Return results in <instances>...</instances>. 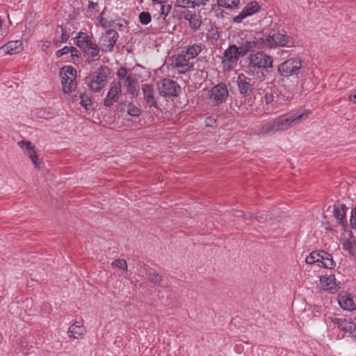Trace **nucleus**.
Returning <instances> with one entry per match:
<instances>
[{
    "mask_svg": "<svg viewBox=\"0 0 356 356\" xmlns=\"http://www.w3.org/2000/svg\"><path fill=\"white\" fill-rule=\"evenodd\" d=\"M97 7H98V3H94L92 1H90L89 2V6H88V10L91 11V12H92V11L97 12Z\"/></svg>",
    "mask_w": 356,
    "mask_h": 356,
    "instance_id": "47",
    "label": "nucleus"
},
{
    "mask_svg": "<svg viewBox=\"0 0 356 356\" xmlns=\"http://www.w3.org/2000/svg\"><path fill=\"white\" fill-rule=\"evenodd\" d=\"M346 207L344 204H339L334 206V216L338 222L342 225H346Z\"/></svg>",
    "mask_w": 356,
    "mask_h": 356,
    "instance_id": "22",
    "label": "nucleus"
},
{
    "mask_svg": "<svg viewBox=\"0 0 356 356\" xmlns=\"http://www.w3.org/2000/svg\"><path fill=\"white\" fill-rule=\"evenodd\" d=\"M75 44L83 51L87 56L86 61L91 63L99 54V47L93 42L91 38L85 32H79L74 38Z\"/></svg>",
    "mask_w": 356,
    "mask_h": 356,
    "instance_id": "3",
    "label": "nucleus"
},
{
    "mask_svg": "<svg viewBox=\"0 0 356 356\" xmlns=\"http://www.w3.org/2000/svg\"><path fill=\"white\" fill-rule=\"evenodd\" d=\"M176 4L177 6L183 7V8H192V1L191 0H177Z\"/></svg>",
    "mask_w": 356,
    "mask_h": 356,
    "instance_id": "39",
    "label": "nucleus"
},
{
    "mask_svg": "<svg viewBox=\"0 0 356 356\" xmlns=\"http://www.w3.org/2000/svg\"><path fill=\"white\" fill-rule=\"evenodd\" d=\"M152 1L156 2L159 4L165 3L167 0H152Z\"/></svg>",
    "mask_w": 356,
    "mask_h": 356,
    "instance_id": "52",
    "label": "nucleus"
},
{
    "mask_svg": "<svg viewBox=\"0 0 356 356\" xmlns=\"http://www.w3.org/2000/svg\"><path fill=\"white\" fill-rule=\"evenodd\" d=\"M184 18H185V19H186L189 22L190 15L189 14L186 15Z\"/></svg>",
    "mask_w": 356,
    "mask_h": 356,
    "instance_id": "55",
    "label": "nucleus"
},
{
    "mask_svg": "<svg viewBox=\"0 0 356 356\" xmlns=\"http://www.w3.org/2000/svg\"><path fill=\"white\" fill-rule=\"evenodd\" d=\"M205 125L207 127H213L216 123V119L213 117H208L205 119Z\"/></svg>",
    "mask_w": 356,
    "mask_h": 356,
    "instance_id": "45",
    "label": "nucleus"
},
{
    "mask_svg": "<svg viewBox=\"0 0 356 356\" xmlns=\"http://www.w3.org/2000/svg\"><path fill=\"white\" fill-rule=\"evenodd\" d=\"M267 214L265 211L258 213L255 215L254 218L259 222H264L267 219Z\"/></svg>",
    "mask_w": 356,
    "mask_h": 356,
    "instance_id": "43",
    "label": "nucleus"
},
{
    "mask_svg": "<svg viewBox=\"0 0 356 356\" xmlns=\"http://www.w3.org/2000/svg\"><path fill=\"white\" fill-rule=\"evenodd\" d=\"M71 48H72V51H70V53H71L72 56L80 58V56H81L80 51L76 48H75L74 47H71Z\"/></svg>",
    "mask_w": 356,
    "mask_h": 356,
    "instance_id": "48",
    "label": "nucleus"
},
{
    "mask_svg": "<svg viewBox=\"0 0 356 356\" xmlns=\"http://www.w3.org/2000/svg\"><path fill=\"white\" fill-rule=\"evenodd\" d=\"M236 82L241 95L244 97H248L252 94L254 81L252 79L243 74H240L237 78Z\"/></svg>",
    "mask_w": 356,
    "mask_h": 356,
    "instance_id": "12",
    "label": "nucleus"
},
{
    "mask_svg": "<svg viewBox=\"0 0 356 356\" xmlns=\"http://www.w3.org/2000/svg\"><path fill=\"white\" fill-rule=\"evenodd\" d=\"M2 23H3V22H2L1 19L0 18V28L1 27Z\"/></svg>",
    "mask_w": 356,
    "mask_h": 356,
    "instance_id": "56",
    "label": "nucleus"
},
{
    "mask_svg": "<svg viewBox=\"0 0 356 356\" xmlns=\"http://www.w3.org/2000/svg\"><path fill=\"white\" fill-rule=\"evenodd\" d=\"M101 23L102 24V26L106 28H111L114 27L115 21L111 19V20H107L105 18H101L100 19Z\"/></svg>",
    "mask_w": 356,
    "mask_h": 356,
    "instance_id": "41",
    "label": "nucleus"
},
{
    "mask_svg": "<svg viewBox=\"0 0 356 356\" xmlns=\"http://www.w3.org/2000/svg\"><path fill=\"white\" fill-rule=\"evenodd\" d=\"M80 104L86 110H89L92 104V101L88 96L83 95L81 96Z\"/></svg>",
    "mask_w": 356,
    "mask_h": 356,
    "instance_id": "37",
    "label": "nucleus"
},
{
    "mask_svg": "<svg viewBox=\"0 0 356 356\" xmlns=\"http://www.w3.org/2000/svg\"><path fill=\"white\" fill-rule=\"evenodd\" d=\"M127 115L129 117H138L139 116V115L137 113L133 114L131 112L127 113Z\"/></svg>",
    "mask_w": 356,
    "mask_h": 356,
    "instance_id": "54",
    "label": "nucleus"
},
{
    "mask_svg": "<svg viewBox=\"0 0 356 356\" xmlns=\"http://www.w3.org/2000/svg\"><path fill=\"white\" fill-rule=\"evenodd\" d=\"M261 7L258 3L255 1L249 3L238 15L233 18V22L241 23L242 21L248 16H251L253 14L257 13L260 10Z\"/></svg>",
    "mask_w": 356,
    "mask_h": 356,
    "instance_id": "15",
    "label": "nucleus"
},
{
    "mask_svg": "<svg viewBox=\"0 0 356 356\" xmlns=\"http://www.w3.org/2000/svg\"><path fill=\"white\" fill-rule=\"evenodd\" d=\"M119 37L118 33L114 29H110L101 37L102 51H112Z\"/></svg>",
    "mask_w": 356,
    "mask_h": 356,
    "instance_id": "11",
    "label": "nucleus"
},
{
    "mask_svg": "<svg viewBox=\"0 0 356 356\" xmlns=\"http://www.w3.org/2000/svg\"><path fill=\"white\" fill-rule=\"evenodd\" d=\"M188 56L185 53H182L181 54H178L175 57V65H179L185 63H190L188 60L190 59H187Z\"/></svg>",
    "mask_w": 356,
    "mask_h": 356,
    "instance_id": "35",
    "label": "nucleus"
},
{
    "mask_svg": "<svg viewBox=\"0 0 356 356\" xmlns=\"http://www.w3.org/2000/svg\"><path fill=\"white\" fill-rule=\"evenodd\" d=\"M69 38V35L66 33L65 29L62 28V34H61V42H65Z\"/></svg>",
    "mask_w": 356,
    "mask_h": 356,
    "instance_id": "49",
    "label": "nucleus"
},
{
    "mask_svg": "<svg viewBox=\"0 0 356 356\" xmlns=\"http://www.w3.org/2000/svg\"><path fill=\"white\" fill-rule=\"evenodd\" d=\"M160 6V13L159 16L156 19L159 20L161 17H163V19H165L166 16L169 14L172 9V6L170 4H159Z\"/></svg>",
    "mask_w": 356,
    "mask_h": 356,
    "instance_id": "31",
    "label": "nucleus"
},
{
    "mask_svg": "<svg viewBox=\"0 0 356 356\" xmlns=\"http://www.w3.org/2000/svg\"><path fill=\"white\" fill-rule=\"evenodd\" d=\"M88 115V118L92 114V121L95 124H99L103 126L106 125V124L109 123L111 120L108 119H106V115H103V120H101V116L104 114V113H86Z\"/></svg>",
    "mask_w": 356,
    "mask_h": 356,
    "instance_id": "25",
    "label": "nucleus"
},
{
    "mask_svg": "<svg viewBox=\"0 0 356 356\" xmlns=\"http://www.w3.org/2000/svg\"><path fill=\"white\" fill-rule=\"evenodd\" d=\"M273 58L263 51L251 54L249 56L248 67L250 70H263L272 67Z\"/></svg>",
    "mask_w": 356,
    "mask_h": 356,
    "instance_id": "6",
    "label": "nucleus"
},
{
    "mask_svg": "<svg viewBox=\"0 0 356 356\" xmlns=\"http://www.w3.org/2000/svg\"><path fill=\"white\" fill-rule=\"evenodd\" d=\"M320 265L325 268L332 269L336 266V262L332 254L321 250Z\"/></svg>",
    "mask_w": 356,
    "mask_h": 356,
    "instance_id": "20",
    "label": "nucleus"
},
{
    "mask_svg": "<svg viewBox=\"0 0 356 356\" xmlns=\"http://www.w3.org/2000/svg\"><path fill=\"white\" fill-rule=\"evenodd\" d=\"M193 63H185L175 66L179 73H186L189 72L193 68Z\"/></svg>",
    "mask_w": 356,
    "mask_h": 356,
    "instance_id": "38",
    "label": "nucleus"
},
{
    "mask_svg": "<svg viewBox=\"0 0 356 356\" xmlns=\"http://www.w3.org/2000/svg\"><path fill=\"white\" fill-rule=\"evenodd\" d=\"M120 111H124V108H121Z\"/></svg>",
    "mask_w": 356,
    "mask_h": 356,
    "instance_id": "57",
    "label": "nucleus"
},
{
    "mask_svg": "<svg viewBox=\"0 0 356 356\" xmlns=\"http://www.w3.org/2000/svg\"><path fill=\"white\" fill-rule=\"evenodd\" d=\"M320 288L330 293H334L339 289V283L336 282L334 275H325L320 277Z\"/></svg>",
    "mask_w": 356,
    "mask_h": 356,
    "instance_id": "14",
    "label": "nucleus"
},
{
    "mask_svg": "<svg viewBox=\"0 0 356 356\" xmlns=\"http://www.w3.org/2000/svg\"><path fill=\"white\" fill-rule=\"evenodd\" d=\"M147 280L153 286L159 285L163 281V277L160 274L154 270H152L148 273Z\"/></svg>",
    "mask_w": 356,
    "mask_h": 356,
    "instance_id": "28",
    "label": "nucleus"
},
{
    "mask_svg": "<svg viewBox=\"0 0 356 356\" xmlns=\"http://www.w3.org/2000/svg\"><path fill=\"white\" fill-rule=\"evenodd\" d=\"M17 145L22 149H26V154L30 158L36 168H40V163L38 161V156L35 154L33 147L30 141L21 140Z\"/></svg>",
    "mask_w": 356,
    "mask_h": 356,
    "instance_id": "16",
    "label": "nucleus"
},
{
    "mask_svg": "<svg viewBox=\"0 0 356 356\" xmlns=\"http://www.w3.org/2000/svg\"><path fill=\"white\" fill-rule=\"evenodd\" d=\"M302 61L299 58H289L277 67L279 74L286 78H298L300 73Z\"/></svg>",
    "mask_w": 356,
    "mask_h": 356,
    "instance_id": "5",
    "label": "nucleus"
},
{
    "mask_svg": "<svg viewBox=\"0 0 356 356\" xmlns=\"http://www.w3.org/2000/svg\"><path fill=\"white\" fill-rule=\"evenodd\" d=\"M350 223L352 228H356V207L353 208L351 211Z\"/></svg>",
    "mask_w": 356,
    "mask_h": 356,
    "instance_id": "42",
    "label": "nucleus"
},
{
    "mask_svg": "<svg viewBox=\"0 0 356 356\" xmlns=\"http://www.w3.org/2000/svg\"><path fill=\"white\" fill-rule=\"evenodd\" d=\"M158 90L161 95L165 97H176L181 91V87L175 81L163 79L158 83Z\"/></svg>",
    "mask_w": 356,
    "mask_h": 356,
    "instance_id": "8",
    "label": "nucleus"
},
{
    "mask_svg": "<svg viewBox=\"0 0 356 356\" xmlns=\"http://www.w3.org/2000/svg\"><path fill=\"white\" fill-rule=\"evenodd\" d=\"M321 251H313L305 259V262L308 264H317L320 265Z\"/></svg>",
    "mask_w": 356,
    "mask_h": 356,
    "instance_id": "29",
    "label": "nucleus"
},
{
    "mask_svg": "<svg viewBox=\"0 0 356 356\" xmlns=\"http://www.w3.org/2000/svg\"><path fill=\"white\" fill-rule=\"evenodd\" d=\"M139 22L143 25H147L151 22L152 15L147 11H143L138 15Z\"/></svg>",
    "mask_w": 356,
    "mask_h": 356,
    "instance_id": "32",
    "label": "nucleus"
},
{
    "mask_svg": "<svg viewBox=\"0 0 356 356\" xmlns=\"http://www.w3.org/2000/svg\"><path fill=\"white\" fill-rule=\"evenodd\" d=\"M338 325L341 329L356 336V325L354 323L344 318L339 319Z\"/></svg>",
    "mask_w": 356,
    "mask_h": 356,
    "instance_id": "24",
    "label": "nucleus"
},
{
    "mask_svg": "<svg viewBox=\"0 0 356 356\" xmlns=\"http://www.w3.org/2000/svg\"><path fill=\"white\" fill-rule=\"evenodd\" d=\"M60 76L64 92H71L76 86V70L72 66H64L60 69Z\"/></svg>",
    "mask_w": 356,
    "mask_h": 356,
    "instance_id": "7",
    "label": "nucleus"
},
{
    "mask_svg": "<svg viewBox=\"0 0 356 356\" xmlns=\"http://www.w3.org/2000/svg\"><path fill=\"white\" fill-rule=\"evenodd\" d=\"M112 266L124 271L127 270V264L124 259H116L112 262Z\"/></svg>",
    "mask_w": 356,
    "mask_h": 356,
    "instance_id": "36",
    "label": "nucleus"
},
{
    "mask_svg": "<svg viewBox=\"0 0 356 356\" xmlns=\"http://www.w3.org/2000/svg\"><path fill=\"white\" fill-rule=\"evenodd\" d=\"M307 118V113H285L279 118L270 121L259 128L257 134L261 136H270L277 131H284L300 123Z\"/></svg>",
    "mask_w": 356,
    "mask_h": 356,
    "instance_id": "1",
    "label": "nucleus"
},
{
    "mask_svg": "<svg viewBox=\"0 0 356 356\" xmlns=\"http://www.w3.org/2000/svg\"><path fill=\"white\" fill-rule=\"evenodd\" d=\"M229 95V91L227 85L220 82L212 88L211 90V99L215 105H219L225 102Z\"/></svg>",
    "mask_w": 356,
    "mask_h": 356,
    "instance_id": "9",
    "label": "nucleus"
},
{
    "mask_svg": "<svg viewBox=\"0 0 356 356\" xmlns=\"http://www.w3.org/2000/svg\"><path fill=\"white\" fill-rule=\"evenodd\" d=\"M144 97L150 106H154L156 102L154 97V89L151 85L144 84L142 87Z\"/></svg>",
    "mask_w": 356,
    "mask_h": 356,
    "instance_id": "23",
    "label": "nucleus"
},
{
    "mask_svg": "<svg viewBox=\"0 0 356 356\" xmlns=\"http://www.w3.org/2000/svg\"><path fill=\"white\" fill-rule=\"evenodd\" d=\"M111 74V69L101 65L97 70L89 74L84 79V84L93 92L101 91L108 83V77Z\"/></svg>",
    "mask_w": 356,
    "mask_h": 356,
    "instance_id": "2",
    "label": "nucleus"
},
{
    "mask_svg": "<svg viewBox=\"0 0 356 356\" xmlns=\"http://www.w3.org/2000/svg\"><path fill=\"white\" fill-rule=\"evenodd\" d=\"M219 38L218 29L215 25H211L207 33V38L212 40H217Z\"/></svg>",
    "mask_w": 356,
    "mask_h": 356,
    "instance_id": "34",
    "label": "nucleus"
},
{
    "mask_svg": "<svg viewBox=\"0 0 356 356\" xmlns=\"http://www.w3.org/2000/svg\"><path fill=\"white\" fill-rule=\"evenodd\" d=\"M127 112H129V111H134V106H133L131 104H129L128 105V108H127Z\"/></svg>",
    "mask_w": 356,
    "mask_h": 356,
    "instance_id": "53",
    "label": "nucleus"
},
{
    "mask_svg": "<svg viewBox=\"0 0 356 356\" xmlns=\"http://www.w3.org/2000/svg\"><path fill=\"white\" fill-rule=\"evenodd\" d=\"M124 24H127V22L125 20H122V22H115L114 27L118 28L119 30H121L123 27H124Z\"/></svg>",
    "mask_w": 356,
    "mask_h": 356,
    "instance_id": "50",
    "label": "nucleus"
},
{
    "mask_svg": "<svg viewBox=\"0 0 356 356\" xmlns=\"http://www.w3.org/2000/svg\"><path fill=\"white\" fill-rule=\"evenodd\" d=\"M68 332L70 337L79 339L86 334V330L82 324H77L76 322L70 326Z\"/></svg>",
    "mask_w": 356,
    "mask_h": 356,
    "instance_id": "21",
    "label": "nucleus"
},
{
    "mask_svg": "<svg viewBox=\"0 0 356 356\" xmlns=\"http://www.w3.org/2000/svg\"><path fill=\"white\" fill-rule=\"evenodd\" d=\"M339 304L341 307L346 310H353L355 307V305L351 298L342 296L339 300Z\"/></svg>",
    "mask_w": 356,
    "mask_h": 356,
    "instance_id": "26",
    "label": "nucleus"
},
{
    "mask_svg": "<svg viewBox=\"0 0 356 356\" xmlns=\"http://www.w3.org/2000/svg\"><path fill=\"white\" fill-rule=\"evenodd\" d=\"M256 45L257 43L254 41H242L241 44L237 46L241 58L245 56L250 51H254L256 48Z\"/></svg>",
    "mask_w": 356,
    "mask_h": 356,
    "instance_id": "19",
    "label": "nucleus"
},
{
    "mask_svg": "<svg viewBox=\"0 0 356 356\" xmlns=\"http://www.w3.org/2000/svg\"><path fill=\"white\" fill-rule=\"evenodd\" d=\"M70 51H72L71 47L65 46L61 49L58 50L56 53V55L58 58H60L63 55L69 54Z\"/></svg>",
    "mask_w": 356,
    "mask_h": 356,
    "instance_id": "40",
    "label": "nucleus"
},
{
    "mask_svg": "<svg viewBox=\"0 0 356 356\" xmlns=\"http://www.w3.org/2000/svg\"><path fill=\"white\" fill-rule=\"evenodd\" d=\"M280 26L277 23L272 22L269 29L270 31L267 38V42L270 45H277L280 47H290L293 44V39L290 35H287L286 33L279 31Z\"/></svg>",
    "mask_w": 356,
    "mask_h": 356,
    "instance_id": "4",
    "label": "nucleus"
},
{
    "mask_svg": "<svg viewBox=\"0 0 356 356\" xmlns=\"http://www.w3.org/2000/svg\"><path fill=\"white\" fill-rule=\"evenodd\" d=\"M239 58L241 56L237 46L232 44L223 53L222 63L227 65L229 69H232L236 65Z\"/></svg>",
    "mask_w": 356,
    "mask_h": 356,
    "instance_id": "10",
    "label": "nucleus"
},
{
    "mask_svg": "<svg viewBox=\"0 0 356 356\" xmlns=\"http://www.w3.org/2000/svg\"><path fill=\"white\" fill-rule=\"evenodd\" d=\"M343 248L356 258V244L355 243L347 240L343 243Z\"/></svg>",
    "mask_w": 356,
    "mask_h": 356,
    "instance_id": "33",
    "label": "nucleus"
},
{
    "mask_svg": "<svg viewBox=\"0 0 356 356\" xmlns=\"http://www.w3.org/2000/svg\"><path fill=\"white\" fill-rule=\"evenodd\" d=\"M348 99L350 102L356 103V90L349 95Z\"/></svg>",
    "mask_w": 356,
    "mask_h": 356,
    "instance_id": "51",
    "label": "nucleus"
},
{
    "mask_svg": "<svg viewBox=\"0 0 356 356\" xmlns=\"http://www.w3.org/2000/svg\"><path fill=\"white\" fill-rule=\"evenodd\" d=\"M240 0H217L218 6L224 7L227 9L238 8Z\"/></svg>",
    "mask_w": 356,
    "mask_h": 356,
    "instance_id": "27",
    "label": "nucleus"
},
{
    "mask_svg": "<svg viewBox=\"0 0 356 356\" xmlns=\"http://www.w3.org/2000/svg\"><path fill=\"white\" fill-rule=\"evenodd\" d=\"M202 23V22L200 15L190 14L189 25L192 29L197 31L200 29Z\"/></svg>",
    "mask_w": 356,
    "mask_h": 356,
    "instance_id": "30",
    "label": "nucleus"
},
{
    "mask_svg": "<svg viewBox=\"0 0 356 356\" xmlns=\"http://www.w3.org/2000/svg\"><path fill=\"white\" fill-rule=\"evenodd\" d=\"M127 70L125 67H121L117 72V76L121 79H123L127 76Z\"/></svg>",
    "mask_w": 356,
    "mask_h": 356,
    "instance_id": "44",
    "label": "nucleus"
},
{
    "mask_svg": "<svg viewBox=\"0 0 356 356\" xmlns=\"http://www.w3.org/2000/svg\"><path fill=\"white\" fill-rule=\"evenodd\" d=\"M1 49L8 54H15L22 49V43L19 40L10 41L5 44Z\"/></svg>",
    "mask_w": 356,
    "mask_h": 356,
    "instance_id": "17",
    "label": "nucleus"
},
{
    "mask_svg": "<svg viewBox=\"0 0 356 356\" xmlns=\"http://www.w3.org/2000/svg\"><path fill=\"white\" fill-rule=\"evenodd\" d=\"M121 88V83L115 81L111 83V88L104 99V105L106 106H111L118 101L122 93Z\"/></svg>",
    "mask_w": 356,
    "mask_h": 356,
    "instance_id": "13",
    "label": "nucleus"
},
{
    "mask_svg": "<svg viewBox=\"0 0 356 356\" xmlns=\"http://www.w3.org/2000/svg\"><path fill=\"white\" fill-rule=\"evenodd\" d=\"M124 84L128 87H131L134 82V79L131 76H127L123 79Z\"/></svg>",
    "mask_w": 356,
    "mask_h": 356,
    "instance_id": "46",
    "label": "nucleus"
},
{
    "mask_svg": "<svg viewBox=\"0 0 356 356\" xmlns=\"http://www.w3.org/2000/svg\"><path fill=\"white\" fill-rule=\"evenodd\" d=\"M204 47V45L202 43L193 44L186 47V50H183L182 53L186 54L187 59H193L199 55Z\"/></svg>",
    "mask_w": 356,
    "mask_h": 356,
    "instance_id": "18",
    "label": "nucleus"
}]
</instances>
